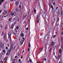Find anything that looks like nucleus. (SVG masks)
Segmentation results:
<instances>
[{"instance_id": "1", "label": "nucleus", "mask_w": 63, "mask_h": 63, "mask_svg": "<svg viewBox=\"0 0 63 63\" xmlns=\"http://www.w3.org/2000/svg\"><path fill=\"white\" fill-rule=\"evenodd\" d=\"M3 12L4 13V15H7V16H9V12L8 11H7L6 10H4L3 11Z\"/></svg>"}, {"instance_id": "2", "label": "nucleus", "mask_w": 63, "mask_h": 63, "mask_svg": "<svg viewBox=\"0 0 63 63\" xmlns=\"http://www.w3.org/2000/svg\"><path fill=\"white\" fill-rule=\"evenodd\" d=\"M8 35L9 37H11V31H10L8 32Z\"/></svg>"}, {"instance_id": "3", "label": "nucleus", "mask_w": 63, "mask_h": 63, "mask_svg": "<svg viewBox=\"0 0 63 63\" xmlns=\"http://www.w3.org/2000/svg\"><path fill=\"white\" fill-rule=\"evenodd\" d=\"M0 6H1V5L2 3L4 2V0H0Z\"/></svg>"}, {"instance_id": "4", "label": "nucleus", "mask_w": 63, "mask_h": 63, "mask_svg": "<svg viewBox=\"0 0 63 63\" xmlns=\"http://www.w3.org/2000/svg\"><path fill=\"white\" fill-rule=\"evenodd\" d=\"M4 47V44L3 45V44L1 43H0V47L2 48L3 47Z\"/></svg>"}, {"instance_id": "5", "label": "nucleus", "mask_w": 63, "mask_h": 63, "mask_svg": "<svg viewBox=\"0 0 63 63\" xmlns=\"http://www.w3.org/2000/svg\"><path fill=\"white\" fill-rule=\"evenodd\" d=\"M11 52H10V50H9L8 51V52H7V53L6 54V55H9V53H10Z\"/></svg>"}, {"instance_id": "6", "label": "nucleus", "mask_w": 63, "mask_h": 63, "mask_svg": "<svg viewBox=\"0 0 63 63\" xmlns=\"http://www.w3.org/2000/svg\"><path fill=\"white\" fill-rule=\"evenodd\" d=\"M56 20V18H54L53 20H52V22H54Z\"/></svg>"}, {"instance_id": "7", "label": "nucleus", "mask_w": 63, "mask_h": 63, "mask_svg": "<svg viewBox=\"0 0 63 63\" xmlns=\"http://www.w3.org/2000/svg\"><path fill=\"white\" fill-rule=\"evenodd\" d=\"M51 7L52 9V11L53 12V11H54V9L53 8V6L52 5H51Z\"/></svg>"}, {"instance_id": "8", "label": "nucleus", "mask_w": 63, "mask_h": 63, "mask_svg": "<svg viewBox=\"0 0 63 63\" xmlns=\"http://www.w3.org/2000/svg\"><path fill=\"white\" fill-rule=\"evenodd\" d=\"M2 15H3V14L1 15L0 16V19L1 18H3L4 15L2 16Z\"/></svg>"}, {"instance_id": "9", "label": "nucleus", "mask_w": 63, "mask_h": 63, "mask_svg": "<svg viewBox=\"0 0 63 63\" xmlns=\"http://www.w3.org/2000/svg\"><path fill=\"white\" fill-rule=\"evenodd\" d=\"M15 26L14 25H13V24H12V25H11V28L12 29H13V28H14V26Z\"/></svg>"}, {"instance_id": "10", "label": "nucleus", "mask_w": 63, "mask_h": 63, "mask_svg": "<svg viewBox=\"0 0 63 63\" xmlns=\"http://www.w3.org/2000/svg\"><path fill=\"white\" fill-rule=\"evenodd\" d=\"M20 36L22 37H24V34L23 33H21Z\"/></svg>"}, {"instance_id": "11", "label": "nucleus", "mask_w": 63, "mask_h": 63, "mask_svg": "<svg viewBox=\"0 0 63 63\" xmlns=\"http://www.w3.org/2000/svg\"><path fill=\"white\" fill-rule=\"evenodd\" d=\"M4 54H2V55L1 54V53H0V57H1V58H2V57H3V55Z\"/></svg>"}, {"instance_id": "12", "label": "nucleus", "mask_w": 63, "mask_h": 63, "mask_svg": "<svg viewBox=\"0 0 63 63\" xmlns=\"http://www.w3.org/2000/svg\"><path fill=\"white\" fill-rule=\"evenodd\" d=\"M16 19L17 21H19V18L18 17H17Z\"/></svg>"}, {"instance_id": "13", "label": "nucleus", "mask_w": 63, "mask_h": 63, "mask_svg": "<svg viewBox=\"0 0 63 63\" xmlns=\"http://www.w3.org/2000/svg\"><path fill=\"white\" fill-rule=\"evenodd\" d=\"M12 47V50H14L15 48H16V46H15L13 48V47Z\"/></svg>"}, {"instance_id": "14", "label": "nucleus", "mask_w": 63, "mask_h": 63, "mask_svg": "<svg viewBox=\"0 0 63 63\" xmlns=\"http://www.w3.org/2000/svg\"><path fill=\"white\" fill-rule=\"evenodd\" d=\"M16 5H17L19 4L18 2L17 1H16Z\"/></svg>"}, {"instance_id": "15", "label": "nucleus", "mask_w": 63, "mask_h": 63, "mask_svg": "<svg viewBox=\"0 0 63 63\" xmlns=\"http://www.w3.org/2000/svg\"><path fill=\"white\" fill-rule=\"evenodd\" d=\"M59 53H61V48H60L59 50Z\"/></svg>"}, {"instance_id": "16", "label": "nucleus", "mask_w": 63, "mask_h": 63, "mask_svg": "<svg viewBox=\"0 0 63 63\" xmlns=\"http://www.w3.org/2000/svg\"><path fill=\"white\" fill-rule=\"evenodd\" d=\"M10 15H11L12 16H14V13L12 12H11Z\"/></svg>"}, {"instance_id": "17", "label": "nucleus", "mask_w": 63, "mask_h": 63, "mask_svg": "<svg viewBox=\"0 0 63 63\" xmlns=\"http://www.w3.org/2000/svg\"><path fill=\"white\" fill-rule=\"evenodd\" d=\"M54 43L55 42H52L51 43V46H53V45H54Z\"/></svg>"}, {"instance_id": "18", "label": "nucleus", "mask_w": 63, "mask_h": 63, "mask_svg": "<svg viewBox=\"0 0 63 63\" xmlns=\"http://www.w3.org/2000/svg\"><path fill=\"white\" fill-rule=\"evenodd\" d=\"M5 30H7V29H8V27H7V26H5Z\"/></svg>"}, {"instance_id": "19", "label": "nucleus", "mask_w": 63, "mask_h": 63, "mask_svg": "<svg viewBox=\"0 0 63 63\" xmlns=\"http://www.w3.org/2000/svg\"><path fill=\"white\" fill-rule=\"evenodd\" d=\"M28 47H31V45H30V42L29 43V44Z\"/></svg>"}, {"instance_id": "20", "label": "nucleus", "mask_w": 63, "mask_h": 63, "mask_svg": "<svg viewBox=\"0 0 63 63\" xmlns=\"http://www.w3.org/2000/svg\"><path fill=\"white\" fill-rule=\"evenodd\" d=\"M23 16H24V17L25 18V17L26 16V14H24Z\"/></svg>"}, {"instance_id": "21", "label": "nucleus", "mask_w": 63, "mask_h": 63, "mask_svg": "<svg viewBox=\"0 0 63 63\" xmlns=\"http://www.w3.org/2000/svg\"><path fill=\"white\" fill-rule=\"evenodd\" d=\"M4 32H2L1 34V36H3L4 35Z\"/></svg>"}, {"instance_id": "22", "label": "nucleus", "mask_w": 63, "mask_h": 63, "mask_svg": "<svg viewBox=\"0 0 63 63\" xmlns=\"http://www.w3.org/2000/svg\"><path fill=\"white\" fill-rule=\"evenodd\" d=\"M9 22H11V20H12V18H9Z\"/></svg>"}, {"instance_id": "23", "label": "nucleus", "mask_w": 63, "mask_h": 63, "mask_svg": "<svg viewBox=\"0 0 63 63\" xmlns=\"http://www.w3.org/2000/svg\"><path fill=\"white\" fill-rule=\"evenodd\" d=\"M15 32V30H12V32H13V33H14V34H15V33L14 32Z\"/></svg>"}, {"instance_id": "24", "label": "nucleus", "mask_w": 63, "mask_h": 63, "mask_svg": "<svg viewBox=\"0 0 63 63\" xmlns=\"http://www.w3.org/2000/svg\"><path fill=\"white\" fill-rule=\"evenodd\" d=\"M12 47H11V48L10 49V52H11V50H12Z\"/></svg>"}, {"instance_id": "25", "label": "nucleus", "mask_w": 63, "mask_h": 63, "mask_svg": "<svg viewBox=\"0 0 63 63\" xmlns=\"http://www.w3.org/2000/svg\"><path fill=\"white\" fill-rule=\"evenodd\" d=\"M33 11H34V12L35 13H36V9H34Z\"/></svg>"}, {"instance_id": "26", "label": "nucleus", "mask_w": 63, "mask_h": 63, "mask_svg": "<svg viewBox=\"0 0 63 63\" xmlns=\"http://www.w3.org/2000/svg\"><path fill=\"white\" fill-rule=\"evenodd\" d=\"M3 52H4L5 53H6V50H3Z\"/></svg>"}, {"instance_id": "27", "label": "nucleus", "mask_w": 63, "mask_h": 63, "mask_svg": "<svg viewBox=\"0 0 63 63\" xmlns=\"http://www.w3.org/2000/svg\"><path fill=\"white\" fill-rule=\"evenodd\" d=\"M16 24V22L13 23L12 24L15 26V24Z\"/></svg>"}, {"instance_id": "28", "label": "nucleus", "mask_w": 63, "mask_h": 63, "mask_svg": "<svg viewBox=\"0 0 63 63\" xmlns=\"http://www.w3.org/2000/svg\"><path fill=\"white\" fill-rule=\"evenodd\" d=\"M14 15L15 16H16V13L15 12L14 13Z\"/></svg>"}, {"instance_id": "29", "label": "nucleus", "mask_w": 63, "mask_h": 63, "mask_svg": "<svg viewBox=\"0 0 63 63\" xmlns=\"http://www.w3.org/2000/svg\"><path fill=\"white\" fill-rule=\"evenodd\" d=\"M61 15H63V14H62V11H61Z\"/></svg>"}, {"instance_id": "30", "label": "nucleus", "mask_w": 63, "mask_h": 63, "mask_svg": "<svg viewBox=\"0 0 63 63\" xmlns=\"http://www.w3.org/2000/svg\"><path fill=\"white\" fill-rule=\"evenodd\" d=\"M0 27L1 28H2V27H3V26H2V24H1L0 25Z\"/></svg>"}, {"instance_id": "31", "label": "nucleus", "mask_w": 63, "mask_h": 63, "mask_svg": "<svg viewBox=\"0 0 63 63\" xmlns=\"http://www.w3.org/2000/svg\"><path fill=\"white\" fill-rule=\"evenodd\" d=\"M21 61V60H20V59H19L18 61V63L19 62H20Z\"/></svg>"}, {"instance_id": "32", "label": "nucleus", "mask_w": 63, "mask_h": 63, "mask_svg": "<svg viewBox=\"0 0 63 63\" xmlns=\"http://www.w3.org/2000/svg\"><path fill=\"white\" fill-rule=\"evenodd\" d=\"M29 60L30 62H32V60H31V59H30Z\"/></svg>"}, {"instance_id": "33", "label": "nucleus", "mask_w": 63, "mask_h": 63, "mask_svg": "<svg viewBox=\"0 0 63 63\" xmlns=\"http://www.w3.org/2000/svg\"><path fill=\"white\" fill-rule=\"evenodd\" d=\"M4 39L5 41H6L7 39H6V37H4Z\"/></svg>"}, {"instance_id": "34", "label": "nucleus", "mask_w": 63, "mask_h": 63, "mask_svg": "<svg viewBox=\"0 0 63 63\" xmlns=\"http://www.w3.org/2000/svg\"><path fill=\"white\" fill-rule=\"evenodd\" d=\"M43 48H41L40 49V50H43Z\"/></svg>"}, {"instance_id": "35", "label": "nucleus", "mask_w": 63, "mask_h": 63, "mask_svg": "<svg viewBox=\"0 0 63 63\" xmlns=\"http://www.w3.org/2000/svg\"><path fill=\"white\" fill-rule=\"evenodd\" d=\"M5 5H6V4H7V1H6L5 2Z\"/></svg>"}, {"instance_id": "36", "label": "nucleus", "mask_w": 63, "mask_h": 63, "mask_svg": "<svg viewBox=\"0 0 63 63\" xmlns=\"http://www.w3.org/2000/svg\"><path fill=\"white\" fill-rule=\"evenodd\" d=\"M55 3H54V2L53 3V5H54H54H55Z\"/></svg>"}, {"instance_id": "37", "label": "nucleus", "mask_w": 63, "mask_h": 63, "mask_svg": "<svg viewBox=\"0 0 63 63\" xmlns=\"http://www.w3.org/2000/svg\"><path fill=\"white\" fill-rule=\"evenodd\" d=\"M11 46H12V47H14V45L12 44H11Z\"/></svg>"}, {"instance_id": "38", "label": "nucleus", "mask_w": 63, "mask_h": 63, "mask_svg": "<svg viewBox=\"0 0 63 63\" xmlns=\"http://www.w3.org/2000/svg\"><path fill=\"white\" fill-rule=\"evenodd\" d=\"M6 35L4 34V38H5V37H6Z\"/></svg>"}, {"instance_id": "39", "label": "nucleus", "mask_w": 63, "mask_h": 63, "mask_svg": "<svg viewBox=\"0 0 63 63\" xmlns=\"http://www.w3.org/2000/svg\"><path fill=\"white\" fill-rule=\"evenodd\" d=\"M10 41H12V39H11V37H10Z\"/></svg>"}, {"instance_id": "40", "label": "nucleus", "mask_w": 63, "mask_h": 63, "mask_svg": "<svg viewBox=\"0 0 63 63\" xmlns=\"http://www.w3.org/2000/svg\"><path fill=\"white\" fill-rule=\"evenodd\" d=\"M6 48L7 50H8V47H6Z\"/></svg>"}, {"instance_id": "41", "label": "nucleus", "mask_w": 63, "mask_h": 63, "mask_svg": "<svg viewBox=\"0 0 63 63\" xmlns=\"http://www.w3.org/2000/svg\"><path fill=\"white\" fill-rule=\"evenodd\" d=\"M16 28L17 29H19V27H16Z\"/></svg>"}, {"instance_id": "42", "label": "nucleus", "mask_w": 63, "mask_h": 63, "mask_svg": "<svg viewBox=\"0 0 63 63\" xmlns=\"http://www.w3.org/2000/svg\"><path fill=\"white\" fill-rule=\"evenodd\" d=\"M23 39H24V40H23V41H22V42H23H23H24V38H23Z\"/></svg>"}, {"instance_id": "43", "label": "nucleus", "mask_w": 63, "mask_h": 63, "mask_svg": "<svg viewBox=\"0 0 63 63\" xmlns=\"http://www.w3.org/2000/svg\"><path fill=\"white\" fill-rule=\"evenodd\" d=\"M59 21V18L58 19V20L57 21V22H58V21Z\"/></svg>"}, {"instance_id": "44", "label": "nucleus", "mask_w": 63, "mask_h": 63, "mask_svg": "<svg viewBox=\"0 0 63 63\" xmlns=\"http://www.w3.org/2000/svg\"><path fill=\"white\" fill-rule=\"evenodd\" d=\"M2 10H1L0 11V15H1V12H2Z\"/></svg>"}, {"instance_id": "45", "label": "nucleus", "mask_w": 63, "mask_h": 63, "mask_svg": "<svg viewBox=\"0 0 63 63\" xmlns=\"http://www.w3.org/2000/svg\"><path fill=\"white\" fill-rule=\"evenodd\" d=\"M28 30V28H26V30Z\"/></svg>"}, {"instance_id": "46", "label": "nucleus", "mask_w": 63, "mask_h": 63, "mask_svg": "<svg viewBox=\"0 0 63 63\" xmlns=\"http://www.w3.org/2000/svg\"><path fill=\"white\" fill-rule=\"evenodd\" d=\"M29 50H30V48H28V51H29Z\"/></svg>"}, {"instance_id": "47", "label": "nucleus", "mask_w": 63, "mask_h": 63, "mask_svg": "<svg viewBox=\"0 0 63 63\" xmlns=\"http://www.w3.org/2000/svg\"><path fill=\"white\" fill-rule=\"evenodd\" d=\"M63 32H62V36L63 35Z\"/></svg>"}, {"instance_id": "48", "label": "nucleus", "mask_w": 63, "mask_h": 63, "mask_svg": "<svg viewBox=\"0 0 63 63\" xmlns=\"http://www.w3.org/2000/svg\"><path fill=\"white\" fill-rule=\"evenodd\" d=\"M55 37H56V35H54V36H53V38H54Z\"/></svg>"}, {"instance_id": "49", "label": "nucleus", "mask_w": 63, "mask_h": 63, "mask_svg": "<svg viewBox=\"0 0 63 63\" xmlns=\"http://www.w3.org/2000/svg\"><path fill=\"white\" fill-rule=\"evenodd\" d=\"M7 46L8 47H9L10 45H9V44L8 43V44L7 45Z\"/></svg>"}, {"instance_id": "50", "label": "nucleus", "mask_w": 63, "mask_h": 63, "mask_svg": "<svg viewBox=\"0 0 63 63\" xmlns=\"http://www.w3.org/2000/svg\"><path fill=\"white\" fill-rule=\"evenodd\" d=\"M52 55H55V53L54 52V53Z\"/></svg>"}, {"instance_id": "51", "label": "nucleus", "mask_w": 63, "mask_h": 63, "mask_svg": "<svg viewBox=\"0 0 63 63\" xmlns=\"http://www.w3.org/2000/svg\"><path fill=\"white\" fill-rule=\"evenodd\" d=\"M16 11H17V12L19 11V10H18L17 9H16Z\"/></svg>"}, {"instance_id": "52", "label": "nucleus", "mask_w": 63, "mask_h": 63, "mask_svg": "<svg viewBox=\"0 0 63 63\" xmlns=\"http://www.w3.org/2000/svg\"><path fill=\"white\" fill-rule=\"evenodd\" d=\"M6 59H7V58H5L4 59V60H6Z\"/></svg>"}, {"instance_id": "53", "label": "nucleus", "mask_w": 63, "mask_h": 63, "mask_svg": "<svg viewBox=\"0 0 63 63\" xmlns=\"http://www.w3.org/2000/svg\"><path fill=\"white\" fill-rule=\"evenodd\" d=\"M0 61L2 63H3V62L2 61V60H1Z\"/></svg>"}, {"instance_id": "54", "label": "nucleus", "mask_w": 63, "mask_h": 63, "mask_svg": "<svg viewBox=\"0 0 63 63\" xmlns=\"http://www.w3.org/2000/svg\"><path fill=\"white\" fill-rule=\"evenodd\" d=\"M37 63H41V62H40L38 61L37 62Z\"/></svg>"}, {"instance_id": "55", "label": "nucleus", "mask_w": 63, "mask_h": 63, "mask_svg": "<svg viewBox=\"0 0 63 63\" xmlns=\"http://www.w3.org/2000/svg\"><path fill=\"white\" fill-rule=\"evenodd\" d=\"M39 21L38 20H37L36 21V22L37 23H39Z\"/></svg>"}, {"instance_id": "56", "label": "nucleus", "mask_w": 63, "mask_h": 63, "mask_svg": "<svg viewBox=\"0 0 63 63\" xmlns=\"http://www.w3.org/2000/svg\"><path fill=\"white\" fill-rule=\"evenodd\" d=\"M17 57V56H16L15 57V58H16Z\"/></svg>"}, {"instance_id": "57", "label": "nucleus", "mask_w": 63, "mask_h": 63, "mask_svg": "<svg viewBox=\"0 0 63 63\" xmlns=\"http://www.w3.org/2000/svg\"><path fill=\"white\" fill-rule=\"evenodd\" d=\"M4 47H2V49H4Z\"/></svg>"}, {"instance_id": "58", "label": "nucleus", "mask_w": 63, "mask_h": 63, "mask_svg": "<svg viewBox=\"0 0 63 63\" xmlns=\"http://www.w3.org/2000/svg\"><path fill=\"white\" fill-rule=\"evenodd\" d=\"M14 20H16V17L14 19H13Z\"/></svg>"}, {"instance_id": "59", "label": "nucleus", "mask_w": 63, "mask_h": 63, "mask_svg": "<svg viewBox=\"0 0 63 63\" xmlns=\"http://www.w3.org/2000/svg\"><path fill=\"white\" fill-rule=\"evenodd\" d=\"M24 52V50H23L22 53H23Z\"/></svg>"}, {"instance_id": "60", "label": "nucleus", "mask_w": 63, "mask_h": 63, "mask_svg": "<svg viewBox=\"0 0 63 63\" xmlns=\"http://www.w3.org/2000/svg\"><path fill=\"white\" fill-rule=\"evenodd\" d=\"M22 57H23V56L22 55L21 57V59H22Z\"/></svg>"}, {"instance_id": "61", "label": "nucleus", "mask_w": 63, "mask_h": 63, "mask_svg": "<svg viewBox=\"0 0 63 63\" xmlns=\"http://www.w3.org/2000/svg\"><path fill=\"white\" fill-rule=\"evenodd\" d=\"M44 60L45 61H47V59H44Z\"/></svg>"}, {"instance_id": "62", "label": "nucleus", "mask_w": 63, "mask_h": 63, "mask_svg": "<svg viewBox=\"0 0 63 63\" xmlns=\"http://www.w3.org/2000/svg\"><path fill=\"white\" fill-rule=\"evenodd\" d=\"M30 62V61L29 60V61H28V63H29V62Z\"/></svg>"}, {"instance_id": "63", "label": "nucleus", "mask_w": 63, "mask_h": 63, "mask_svg": "<svg viewBox=\"0 0 63 63\" xmlns=\"http://www.w3.org/2000/svg\"><path fill=\"white\" fill-rule=\"evenodd\" d=\"M55 0H52V2H53V1H54Z\"/></svg>"}, {"instance_id": "64", "label": "nucleus", "mask_w": 63, "mask_h": 63, "mask_svg": "<svg viewBox=\"0 0 63 63\" xmlns=\"http://www.w3.org/2000/svg\"><path fill=\"white\" fill-rule=\"evenodd\" d=\"M13 63H15V61H13Z\"/></svg>"}]
</instances>
